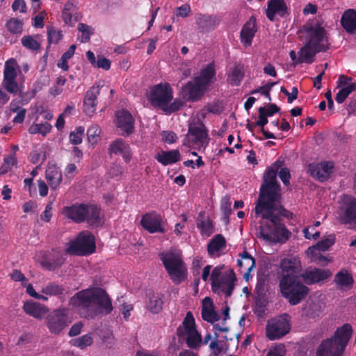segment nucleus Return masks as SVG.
Returning <instances> with one entry per match:
<instances>
[{"label":"nucleus","instance_id":"f257e3e1","mask_svg":"<svg viewBox=\"0 0 356 356\" xmlns=\"http://www.w3.org/2000/svg\"><path fill=\"white\" fill-rule=\"evenodd\" d=\"M284 161L277 160L268 167L264 175L263 183L255 203V217L260 216L259 234L266 241L283 244L291 233L284 223L286 209L279 204L281 198L280 184L277 175L284 186L290 184L291 174L287 168H282Z\"/></svg>","mask_w":356,"mask_h":356},{"label":"nucleus","instance_id":"f03ea898","mask_svg":"<svg viewBox=\"0 0 356 356\" xmlns=\"http://www.w3.org/2000/svg\"><path fill=\"white\" fill-rule=\"evenodd\" d=\"M282 270L279 287L282 296L290 305H297L308 295L309 289L300 280L301 263L296 258H284L280 262Z\"/></svg>","mask_w":356,"mask_h":356},{"label":"nucleus","instance_id":"7ed1b4c3","mask_svg":"<svg viewBox=\"0 0 356 356\" xmlns=\"http://www.w3.org/2000/svg\"><path fill=\"white\" fill-rule=\"evenodd\" d=\"M309 38L307 44L302 47L299 51V58L296 63H312L313 57L316 53L325 51L329 47L325 30L323 27L316 24L315 26L312 24H305L302 29Z\"/></svg>","mask_w":356,"mask_h":356},{"label":"nucleus","instance_id":"20e7f679","mask_svg":"<svg viewBox=\"0 0 356 356\" xmlns=\"http://www.w3.org/2000/svg\"><path fill=\"white\" fill-rule=\"evenodd\" d=\"M352 334L353 328L348 323L337 327L332 337L321 341L316 356H342Z\"/></svg>","mask_w":356,"mask_h":356},{"label":"nucleus","instance_id":"39448f33","mask_svg":"<svg viewBox=\"0 0 356 356\" xmlns=\"http://www.w3.org/2000/svg\"><path fill=\"white\" fill-rule=\"evenodd\" d=\"M159 258L172 282L179 284L187 278V268L181 253L175 250L163 251Z\"/></svg>","mask_w":356,"mask_h":356},{"label":"nucleus","instance_id":"423d86ee","mask_svg":"<svg viewBox=\"0 0 356 356\" xmlns=\"http://www.w3.org/2000/svg\"><path fill=\"white\" fill-rule=\"evenodd\" d=\"M209 142L208 131L202 122L199 118L191 121L183 145L191 149L193 156H197L196 150L204 151Z\"/></svg>","mask_w":356,"mask_h":356},{"label":"nucleus","instance_id":"0eeeda50","mask_svg":"<svg viewBox=\"0 0 356 356\" xmlns=\"http://www.w3.org/2000/svg\"><path fill=\"white\" fill-rule=\"evenodd\" d=\"M95 238L89 231L79 233L75 239L68 243L65 252L70 255L88 256L95 252Z\"/></svg>","mask_w":356,"mask_h":356},{"label":"nucleus","instance_id":"6e6552de","mask_svg":"<svg viewBox=\"0 0 356 356\" xmlns=\"http://www.w3.org/2000/svg\"><path fill=\"white\" fill-rule=\"evenodd\" d=\"M94 288L81 290L69 300V305L76 309L80 315L88 319H94L95 312L92 311Z\"/></svg>","mask_w":356,"mask_h":356},{"label":"nucleus","instance_id":"1a4fd4ad","mask_svg":"<svg viewBox=\"0 0 356 356\" xmlns=\"http://www.w3.org/2000/svg\"><path fill=\"white\" fill-rule=\"evenodd\" d=\"M224 265L216 266L211 274V285L213 292L220 293L222 292L226 297H230L234 289V282L236 280V275L233 270H230L227 277L220 279Z\"/></svg>","mask_w":356,"mask_h":356},{"label":"nucleus","instance_id":"9d476101","mask_svg":"<svg viewBox=\"0 0 356 356\" xmlns=\"http://www.w3.org/2000/svg\"><path fill=\"white\" fill-rule=\"evenodd\" d=\"M69 309L66 307H60L49 312L45 318V324L49 332L52 334H60L71 321L68 316Z\"/></svg>","mask_w":356,"mask_h":356},{"label":"nucleus","instance_id":"9b49d317","mask_svg":"<svg viewBox=\"0 0 356 356\" xmlns=\"http://www.w3.org/2000/svg\"><path fill=\"white\" fill-rule=\"evenodd\" d=\"M92 311L95 312L94 319L99 315H108L113 311L112 301L106 291L100 287L94 288Z\"/></svg>","mask_w":356,"mask_h":356},{"label":"nucleus","instance_id":"f8f14e48","mask_svg":"<svg viewBox=\"0 0 356 356\" xmlns=\"http://www.w3.org/2000/svg\"><path fill=\"white\" fill-rule=\"evenodd\" d=\"M338 215L339 221L342 224L356 222V198L349 195H344L340 201Z\"/></svg>","mask_w":356,"mask_h":356},{"label":"nucleus","instance_id":"ddd939ff","mask_svg":"<svg viewBox=\"0 0 356 356\" xmlns=\"http://www.w3.org/2000/svg\"><path fill=\"white\" fill-rule=\"evenodd\" d=\"M172 99V90L168 83H160L153 87L149 95V100L154 107L161 109Z\"/></svg>","mask_w":356,"mask_h":356},{"label":"nucleus","instance_id":"4468645a","mask_svg":"<svg viewBox=\"0 0 356 356\" xmlns=\"http://www.w3.org/2000/svg\"><path fill=\"white\" fill-rule=\"evenodd\" d=\"M65 260V255L60 250L51 249L42 253L39 262L43 268L53 271L60 268Z\"/></svg>","mask_w":356,"mask_h":356},{"label":"nucleus","instance_id":"2eb2a0df","mask_svg":"<svg viewBox=\"0 0 356 356\" xmlns=\"http://www.w3.org/2000/svg\"><path fill=\"white\" fill-rule=\"evenodd\" d=\"M334 168V163L332 161L312 163L308 165V172L319 182H325L330 178Z\"/></svg>","mask_w":356,"mask_h":356},{"label":"nucleus","instance_id":"dca6fc26","mask_svg":"<svg viewBox=\"0 0 356 356\" xmlns=\"http://www.w3.org/2000/svg\"><path fill=\"white\" fill-rule=\"evenodd\" d=\"M290 330V324L284 318L275 319L266 326V336L270 340H275L286 335Z\"/></svg>","mask_w":356,"mask_h":356},{"label":"nucleus","instance_id":"f3484780","mask_svg":"<svg viewBox=\"0 0 356 356\" xmlns=\"http://www.w3.org/2000/svg\"><path fill=\"white\" fill-rule=\"evenodd\" d=\"M221 17L217 15L197 14L195 18L197 30L202 33L213 31L220 23Z\"/></svg>","mask_w":356,"mask_h":356},{"label":"nucleus","instance_id":"a211bd4d","mask_svg":"<svg viewBox=\"0 0 356 356\" xmlns=\"http://www.w3.org/2000/svg\"><path fill=\"white\" fill-rule=\"evenodd\" d=\"M140 225L151 234L165 232V228L162 226V218L156 212L144 214L140 220Z\"/></svg>","mask_w":356,"mask_h":356},{"label":"nucleus","instance_id":"6ab92c4d","mask_svg":"<svg viewBox=\"0 0 356 356\" xmlns=\"http://www.w3.org/2000/svg\"><path fill=\"white\" fill-rule=\"evenodd\" d=\"M206 88L195 78L193 81H188L181 88L184 99L188 102H196L203 96Z\"/></svg>","mask_w":356,"mask_h":356},{"label":"nucleus","instance_id":"aec40b11","mask_svg":"<svg viewBox=\"0 0 356 356\" xmlns=\"http://www.w3.org/2000/svg\"><path fill=\"white\" fill-rule=\"evenodd\" d=\"M15 65V59L8 60L6 62L3 72V84L6 90L10 93H16L18 90V84L15 81L17 73Z\"/></svg>","mask_w":356,"mask_h":356},{"label":"nucleus","instance_id":"412c9836","mask_svg":"<svg viewBox=\"0 0 356 356\" xmlns=\"http://www.w3.org/2000/svg\"><path fill=\"white\" fill-rule=\"evenodd\" d=\"M117 126L122 131L123 136H128L134 132V118L130 112L125 109L116 113Z\"/></svg>","mask_w":356,"mask_h":356},{"label":"nucleus","instance_id":"4be33fe9","mask_svg":"<svg viewBox=\"0 0 356 356\" xmlns=\"http://www.w3.org/2000/svg\"><path fill=\"white\" fill-rule=\"evenodd\" d=\"M99 85H93L86 92L83 99V112L88 116H92L96 111L97 96L100 93Z\"/></svg>","mask_w":356,"mask_h":356},{"label":"nucleus","instance_id":"5701e85b","mask_svg":"<svg viewBox=\"0 0 356 356\" xmlns=\"http://www.w3.org/2000/svg\"><path fill=\"white\" fill-rule=\"evenodd\" d=\"M332 275V273L328 269L315 268L311 270H306L300 275L304 282L307 284H313L326 280Z\"/></svg>","mask_w":356,"mask_h":356},{"label":"nucleus","instance_id":"b1692460","mask_svg":"<svg viewBox=\"0 0 356 356\" xmlns=\"http://www.w3.org/2000/svg\"><path fill=\"white\" fill-rule=\"evenodd\" d=\"M23 310L26 314L38 320L44 318L49 312L47 306L33 300L25 302L23 305Z\"/></svg>","mask_w":356,"mask_h":356},{"label":"nucleus","instance_id":"393cba45","mask_svg":"<svg viewBox=\"0 0 356 356\" xmlns=\"http://www.w3.org/2000/svg\"><path fill=\"white\" fill-rule=\"evenodd\" d=\"M85 204H72L69 207H64L62 213L67 218L71 219L76 223L83 222L86 220L84 214Z\"/></svg>","mask_w":356,"mask_h":356},{"label":"nucleus","instance_id":"a878e982","mask_svg":"<svg viewBox=\"0 0 356 356\" xmlns=\"http://www.w3.org/2000/svg\"><path fill=\"white\" fill-rule=\"evenodd\" d=\"M287 13V6L284 0H269L266 10L268 19L273 22L276 14L283 17Z\"/></svg>","mask_w":356,"mask_h":356},{"label":"nucleus","instance_id":"bb28decb","mask_svg":"<svg viewBox=\"0 0 356 356\" xmlns=\"http://www.w3.org/2000/svg\"><path fill=\"white\" fill-rule=\"evenodd\" d=\"M163 298L164 296L161 293L154 291L149 292L146 296V308L152 314H159L163 309Z\"/></svg>","mask_w":356,"mask_h":356},{"label":"nucleus","instance_id":"cd10ccee","mask_svg":"<svg viewBox=\"0 0 356 356\" xmlns=\"http://www.w3.org/2000/svg\"><path fill=\"white\" fill-rule=\"evenodd\" d=\"M225 238L220 234L215 235L207 244V252L210 257H220V252L226 248Z\"/></svg>","mask_w":356,"mask_h":356},{"label":"nucleus","instance_id":"c85d7f7f","mask_svg":"<svg viewBox=\"0 0 356 356\" xmlns=\"http://www.w3.org/2000/svg\"><path fill=\"white\" fill-rule=\"evenodd\" d=\"M257 32L255 19L252 17L243 25L241 31V40L245 46L249 47L252 44V40Z\"/></svg>","mask_w":356,"mask_h":356},{"label":"nucleus","instance_id":"c756f323","mask_svg":"<svg viewBox=\"0 0 356 356\" xmlns=\"http://www.w3.org/2000/svg\"><path fill=\"white\" fill-rule=\"evenodd\" d=\"M341 24L346 31L350 34L356 33V10H346L341 18Z\"/></svg>","mask_w":356,"mask_h":356},{"label":"nucleus","instance_id":"7c9ffc66","mask_svg":"<svg viewBox=\"0 0 356 356\" xmlns=\"http://www.w3.org/2000/svg\"><path fill=\"white\" fill-rule=\"evenodd\" d=\"M84 210L85 222L90 226H99L101 225L100 209L97 206L85 204Z\"/></svg>","mask_w":356,"mask_h":356},{"label":"nucleus","instance_id":"2f4dec72","mask_svg":"<svg viewBox=\"0 0 356 356\" xmlns=\"http://www.w3.org/2000/svg\"><path fill=\"white\" fill-rule=\"evenodd\" d=\"M197 330L195 321L192 312H188L181 325L177 329V335L179 338H183L186 333Z\"/></svg>","mask_w":356,"mask_h":356},{"label":"nucleus","instance_id":"473e14b6","mask_svg":"<svg viewBox=\"0 0 356 356\" xmlns=\"http://www.w3.org/2000/svg\"><path fill=\"white\" fill-rule=\"evenodd\" d=\"M46 179L51 188L56 189L62 181V174L56 165L49 166L46 170Z\"/></svg>","mask_w":356,"mask_h":356},{"label":"nucleus","instance_id":"72a5a7b5","mask_svg":"<svg viewBox=\"0 0 356 356\" xmlns=\"http://www.w3.org/2000/svg\"><path fill=\"white\" fill-rule=\"evenodd\" d=\"M334 281L341 289H350L354 282L352 275L345 269L341 270L335 275Z\"/></svg>","mask_w":356,"mask_h":356},{"label":"nucleus","instance_id":"f704fd0d","mask_svg":"<svg viewBox=\"0 0 356 356\" xmlns=\"http://www.w3.org/2000/svg\"><path fill=\"white\" fill-rule=\"evenodd\" d=\"M238 256L240 258L237 259V266L241 273H243V270H252L254 268L255 259L246 250L239 253Z\"/></svg>","mask_w":356,"mask_h":356},{"label":"nucleus","instance_id":"c9c22d12","mask_svg":"<svg viewBox=\"0 0 356 356\" xmlns=\"http://www.w3.org/2000/svg\"><path fill=\"white\" fill-rule=\"evenodd\" d=\"M207 302L211 305V307L209 308L203 305L201 312L202 319L211 323L218 321L220 316L212 307V300L209 297H206L203 300V304Z\"/></svg>","mask_w":356,"mask_h":356},{"label":"nucleus","instance_id":"e433bc0d","mask_svg":"<svg viewBox=\"0 0 356 356\" xmlns=\"http://www.w3.org/2000/svg\"><path fill=\"white\" fill-rule=\"evenodd\" d=\"M215 76L216 71L214 65L210 63L201 70L200 76L195 78L207 88V86L213 82Z\"/></svg>","mask_w":356,"mask_h":356},{"label":"nucleus","instance_id":"4c0bfd02","mask_svg":"<svg viewBox=\"0 0 356 356\" xmlns=\"http://www.w3.org/2000/svg\"><path fill=\"white\" fill-rule=\"evenodd\" d=\"M204 213L200 212L197 218V227L202 236H210L214 232L213 221L207 218H202Z\"/></svg>","mask_w":356,"mask_h":356},{"label":"nucleus","instance_id":"58836bf2","mask_svg":"<svg viewBox=\"0 0 356 356\" xmlns=\"http://www.w3.org/2000/svg\"><path fill=\"white\" fill-rule=\"evenodd\" d=\"M335 242V236L334 234L329 235L327 238H323L318 241L315 245L309 247L307 250V254H316V251H326Z\"/></svg>","mask_w":356,"mask_h":356},{"label":"nucleus","instance_id":"ea45409f","mask_svg":"<svg viewBox=\"0 0 356 356\" xmlns=\"http://www.w3.org/2000/svg\"><path fill=\"white\" fill-rule=\"evenodd\" d=\"M324 307L319 302H307L303 307V314L309 318L318 317L323 312Z\"/></svg>","mask_w":356,"mask_h":356},{"label":"nucleus","instance_id":"a19ab883","mask_svg":"<svg viewBox=\"0 0 356 356\" xmlns=\"http://www.w3.org/2000/svg\"><path fill=\"white\" fill-rule=\"evenodd\" d=\"M244 69L241 64L236 65L230 69V73L228 75L227 81L232 86H238L243 79Z\"/></svg>","mask_w":356,"mask_h":356},{"label":"nucleus","instance_id":"79ce46f5","mask_svg":"<svg viewBox=\"0 0 356 356\" xmlns=\"http://www.w3.org/2000/svg\"><path fill=\"white\" fill-rule=\"evenodd\" d=\"M109 151L111 154H114L129 156L131 154L129 145L125 143L122 139H118L114 141L110 145Z\"/></svg>","mask_w":356,"mask_h":356},{"label":"nucleus","instance_id":"37998d69","mask_svg":"<svg viewBox=\"0 0 356 356\" xmlns=\"http://www.w3.org/2000/svg\"><path fill=\"white\" fill-rule=\"evenodd\" d=\"M64 287L55 282L48 283L41 290V292L43 294L50 296H57L59 295H62L64 293Z\"/></svg>","mask_w":356,"mask_h":356},{"label":"nucleus","instance_id":"c03bdc74","mask_svg":"<svg viewBox=\"0 0 356 356\" xmlns=\"http://www.w3.org/2000/svg\"><path fill=\"white\" fill-rule=\"evenodd\" d=\"M186 342L188 348H197L202 342V337L197 330L186 334Z\"/></svg>","mask_w":356,"mask_h":356},{"label":"nucleus","instance_id":"a18cd8bd","mask_svg":"<svg viewBox=\"0 0 356 356\" xmlns=\"http://www.w3.org/2000/svg\"><path fill=\"white\" fill-rule=\"evenodd\" d=\"M92 342L93 339L92 337V334H86L80 337L71 340L72 345L76 346L82 350L85 349L88 346H91Z\"/></svg>","mask_w":356,"mask_h":356},{"label":"nucleus","instance_id":"49530a36","mask_svg":"<svg viewBox=\"0 0 356 356\" xmlns=\"http://www.w3.org/2000/svg\"><path fill=\"white\" fill-rule=\"evenodd\" d=\"M356 90V83H351L348 86L340 89L336 95L335 99L338 104H342L348 95Z\"/></svg>","mask_w":356,"mask_h":356},{"label":"nucleus","instance_id":"de8ad7c7","mask_svg":"<svg viewBox=\"0 0 356 356\" xmlns=\"http://www.w3.org/2000/svg\"><path fill=\"white\" fill-rule=\"evenodd\" d=\"M6 26L10 33H21L23 30V22L17 18H11L6 22Z\"/></svg>","mask_w":356,"mask_h":356},{"label":"nucleus","instance_id":"09e8293b","mask_svg":"<svg viewBox=\"0 0 356 356\" xmlns=\"http://www.w3.org/2000/svg\"><path fill=\"white\" fill-rule=\"evenodd\" d=\"M101 129L97 124L91 125L87 131L88 141L91 145L96 144L98 141Z\"/></svg>","mask_w":356,"mask_h":356},{"label":"nucleus","instance_id":"8fccbe9b","mask_svg":"<svg viewBox=\"0 0 356 356\" xmlns=\"http://www.w3.org/2000/svg\"><path fill=\"white\" fill-rule=\"evenodd\" d=\"M22 45L26 49L37 51L40 49V44L31 35H25L21 40Z\"/></svg>","mask_w":356,"mask_h":356},{"label":"nucleus","instance_id":"3c124183","mask_svg":"<svg viewBox=\"0 0 356 356\" xmlns=\"http://www.w3.org/2000/svg\"><path fill=\"white\" fill-rule=\"evenodd\" d=\"M78 30L81 32V42H87L90 40V37L93 34V29L90 26L79 23L78 25Z\"/></svg>","mask_w":356,"mask_h":356},{"label":"nucleus","instance_id":"603ef678","mask_svg":"<svg viewBox=\"0 0 356 356\" xmlns=\"http://www.w3.org/2000/svg\"><path fill=\"white\" fill-rule=\"evenodd\" d=\"M15 165H17L16 157H5L3 163L0 167V174L4 175L8 172Z\"/></svg>","mask_w":356,"mask_h":356},{"label":"nucleus","instance_id":"864d4df0","mask_svg":"<svg viewBox=\"0 0 356 356\" xmlns=\"http://www.w3.org/2000/svg\"><path fill=\"white\" fill-rule=\"evenodd\" d=\"M184 102L179 99H175L172 103L170 104V103H167L165 106L163 107L162 110L166 113H172L179 111L183 106Z\"/></svg>","mask_w":356,"mask_h":356},{"label":"nucleus","instance_id":"5fc2aeb1","mask_svg":"<svg viewBox=\"0 0 356 356\" xmlns=\"http://www.w3.org/2000/svg\"><path fill=\"white\" fill-rule=\"evenodd\" d=\"M47 35L49 43L57 44L62 38L60 31H56L52 27L47 28Z\"/></svg>","mask_w":356,"mask_h":356},{"label":"nucleus","instance_id":"6e6d98bb","mask_svg":"<svg viewBox=\"0 0 356 356\" xmlns=\"http://www.w3.org/2000/svg\"><path fill=\"white\" fill-rule=\"evenodd\" d=\"M231 204L232 202L229 196H225L222 198L220 209L227 218H228L232 213Z\"/></svg>","mask_w":356,"mask_h":356},{"label":"nucleus","instance_id":"4d7b16f0","mask_svg":"<svg viewBox=\"0 0 356 356\" xmlns=\"http://www.w3.org/2000/svg\"><path fill=\"white\" fill-rule=\"evenodd\" d=\"M321 251H316V254H307L310 255L312 261L316 262L321 266H325L327 264L331 259H328L325 256L323 255L320 252Z\"/></svg>","mask_w":356,"mask_h":356},{"label":"nucleus","instance_id":"13d9d810","mask_svg":"<svg viewBox=\"0 0 356 356\" xmlns=\"http://www.w3.org/2000/svg\"><path fill=\"white\" fill-rule=\"evenodd\" d=\"M218 337V334L215 333V339L209 344V348L211 350V355H220L223 350L222 346L219 344Z\"/></svg>","mask_w":356,"mask_h":356},{"label":"nucleus","instance_id":"bf43d9fd","mask_svg":"<svg viewBox=\"0 0 356 356\" xmlns=\"http://www.w3.org/2000/svg\"><path fill=\"white\" fill-rule=\"evenodd\" d=\"M11 279L15 282H22V285L25 286L27 283V279L24 275L19 270L15 269L10 274Z\"/></svg>","mask_w":356,"mask_h":356},{"label":"nucleus","instance_id":"052dcab7","mask_svg":"<svg viewBox=\"0 0 356 356\" xmlns=\"http://www.w3.org/2000/svg\"><path fill=\"white\" fill-rule=\"evenodd\" d=\"M94 66L97 68H102L105 70H108L111 67V61L105 57L99 55L97 56V60Z\"/></svg>","mask_w":356,"mask_h":356},{"label":"nucleus","instance_id":"680f3d73","mask_svg":"<svg viewBox=\"0 0 356 356\" xmlns=\"http://www.w3.org/2000/svg\"><path fill=\"white\" fill-rule=\"evenodd\" d=\"M266 112L265 107H260L259 108V120L255 123L256 126L261 127L264 128V126L268 123L267 115L264 113Z\"/></svg>","mask_w":356,"mask_h":356},{"label":"nucleus","instance_id":"e2e57ef3","mask_svg":"<svg viewBox=\"0 0 356 356\" xmlns=\"http://www.w3.org/2000/svg\"><path fill=\"white\" fill-rule=\"evenodd\" d=\"M286 348L283 344H280L270 349L266 356H284Z\"/></svg>","mask_w":356,"mask_h":356},{"label":"nucleus","instance_id":"0e129e2a","mask_svg":"<svg viewBox=\"0 0 356 356\" xmlns=\"http://www.w3.org/2000/svg\"><path fill=\"white\" fill-rule=\"evenodd\" d=\"M63 18L67 24L73 25L78 21V15L73 16L72 11H63Z\"/></svg>","mask_w":356,"mask_h":356},{"label":"nucleus","instance_id":"69168bd1","mask_svg":"<svg viewBox=\"0 0 356 356\" xmlns=\"http://www.w3.org/2000/svg\"><path fill=\"white\" fill-rule=\"evenodd\" d=\"M51 211L52 202H49L47 204L44 211L40 215L41 220L47 222H49L52 216Z\"/></svg>","mask_w":356,"mask_h":356},{"label":"nucleus","instance_id":"338daca9","mask_svg":"<svg viewBox=\"0 0 356 356\" xmlns=\"http://www.w3.org/2000/svg\"><path fill=\"white\" fill-rule=\"evenodd\" d=\"M83 325L81 322L74 323L70 329L68 334L70 337H75L79 334L81 332Z\"/></svg>","mask_w":356,"mask_h":356},{"label":"nucleus","instance_id":"774afa93","mask_svg":"<svg viewBox=\"0 0 356 356\" xmlns=\"http://www.w3.org/2000/svg\"><path fill=\"white\" fill-rule=\"evenodd\" d=\"M157 161L163 165L175 163L180 160V157H156Z\"/></svg>","mask_w":356,"mask_h":356}]
</instances>
